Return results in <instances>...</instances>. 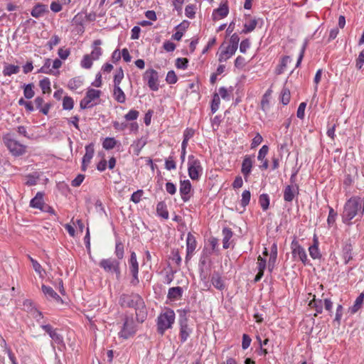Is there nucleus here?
<instances>
[{"instance_id": "f257e3e1", "label": "nucleus", "mask_w": 364, "mask_h": 364, "mask_svg": "<svg viewBox=\"0 0 364 364\" xmlns=\"http://www.w3.org/2000/svg\"><path fill=\"white\" fill-rule=\"evenodd\" d=\"M364 213V200L360 197L353 196L349 198L343 206L341 218L343 223L351 225V220L363 217Z\"/></svg>"}, {"instance_id": "f03ea898", "label": "nucleus", "mask_w": 364, "mask_h": 364, "mask_svg": "<svg viewBox=\"0 0 364 364\" xmlns=\"http://www.w3.org/2000/svg\"><path fill=\"white\" fill-rule=\"evenodd\" d=\"M119 304L122 307L134 308L137 319H140L141 322L144 321L146 317L145 305L143 299L139 294H122L119 298Z\"/></svg>"}, {"instance_id": "7ed1b4c3", "label": "nucleus", "mask_w": 364, "mask_h": 364, "mask_svg": "<svg viewBox=\"0 0 364 364\" xmlns=\"http://www.w3.org/2000/svg\"><path fill=\"white\" fill-rule=\"evenodd\" d=\"M175 321V313L172 309H166L161 313L157 318L158 332L163 335L164 332L172 327Z\"/></svg>"}, {"instance_id": "20e7f679", "label": "nucleus", "mask_w": 364, "mask_h": 364, "mask_svg": "<svg viewBox=\"0 0 364 364\" xmlns=\"http://www.w3.org/2000/svg\"><path fill=\"white\" fill-rule=\"evenodd\" d=\"M188 311L186 310H179V318H178V323L180 325V339L181 343H184L187 341L188 338L189 337L190 334L192 332L191 328H189L188 325V318H187V314Z\"/></svg>"}, {"instance_id": "39448f33", "label": "nucleus", "mask_w": 364, "mask_h": 364, "mask_svg": "<svg viewBox=\"0 0 364 364\" xmlns=\"http://www.w3.org/2000/svg\"><path fill=\"white\" fill-rule=\"evenodd\" d=\"M101 91L95 89H89L85 97L80 101V106L82 109L90 108L97 104Z\"/></svg>"}, {"instance_id": "423d86ee", "label": "nucleus", "mask_w": 364, "mask_h": 364, "mask_svg": "<svg viewBox=\"0 0 364 364\" xmlns=\"http://www.w3.org/2000/svg\"><path fill=\"white\" fill-rule=\"evenodd\" d=\"M99 266L107 272H114L117 278L120 276V268L119 260L113 258L103 259Z\"/></svg>"}, {"instance_id": "0eeeda50", "label": "nucleus", "mask_w": 364, "mask_h": 364, "mask_svg": "<svg viewBox=\"0 0 364 364\" xmlns=\"http://www.w3.org/2000/svg\"><path fill=\"white\" fill-rule=\"evenodd\" d=\"M4 143L10 152L14 156H18L25 152L26 147L16 140L11 139L9 135L4 137Z\"/></svg>"}, {"instance_id": "6e6552de", "label": "nucleus", "mask_w": 364, "mask_h": 364, "mask_svg": "<svg viewBox=\"0 0 364 364\" xmlns=\"http://www.w3.org/2000/svg\"><path fill=\"white\" fill-rule=\"evenodd\" d=\"M129 270L132 275V279L131 280V283L133 285H136L139 284V264L136 259V255L134 252H131L130 258L129 259Z\"/></svg>"}, {"instance_id": "1a4fd4ad", "label": "nucleus", "mask_w": 364, "mask_h": 364, "mask_svg": "<svg viewBox=\"0 0 364 364\" xmlns=\"http://www.w3.org/2000/svg\"><path fill=\"white\" fill-rule=\"evenodd\" d=\"M144 78L147 81V84L151 90L156 91L159 90V75L155 70H147L144 73Z\"/></svg>"}, {"instance_id": "9d476101", "label": "nucleus", "mask_w": 364, "mask_h": 364, "mask_svg": "<svg viewBox=\"0 0 364 364\" xmlns=\"http://www.w3.org/2000/svg\"><path fill=\"white\" fill-rule=\"evenodd\" d=\"M135 332L136 328L134 321L131 318H126L123 327L119 333V337L127 339L130 336H132Z\"/></svg>"}, {"instance_id": "9b49d317", "label": "nucleus", "mask_w": 364, "mask_h": 364, "mask_svg": "<svg viewBox=\"0 0 364 364\" xmlns=\"http://www.w3.org/2000/svg\"><path fill=\"white\" fill-rule=\"evenodd\" d=\"M236 51L237 50L234 48H232L225 43H223L219 48V52L218 53V61L220 63L227 61L233 55H235Z\"/></svg>"}, {"instance_id": "f8f14e48", "label": "nucleus", "mask_w": 364, "mask_h": 364, "mask_svg": "<svg viewBox=\"0 0 364 364\" xmlns=\"http://www.w3.org/2000/svg\"><path fill=\"white\" fill-rule=\"evenodd\" d=\"M196 240L193 235L189 232L186 238V261L188 262L192 257V255L196 248Z\"/></svg>"}, {"instance_id": "ddd939ff", "label": "nucleus", "mask_w": 364, "mask_h": 364, "mask_svg": "<svg viewBox=\"0 0 364 364\" xmlns=\"http://www.w3.org/2000/svg\"><path fill=\"white\" fill-rule=\"evenodd\" d=\"M292 255L294 257H298L303 263L307 261V255L305 250L297 242L291 243Z\"/></svg>"}, {"instance_id": "4468645a", "label": "nucleus", "mask_w": 364, "mask_h": 364, "mask_svg": "<svg viewBox=\"0 0 364 364\" xmlns=\"http://www.w3.org/2000/svg\"><path fill=\"white\" fill-rule=\"evenodd\" d=\"M299 194V186L296 184L288 185L284 190V200L286 202H291L296 196Z\"/></svg>"}, {"instance_id": "2eb2a0df", "label": "nucleus", "mask_w": 364, "mask_h": 364, "mask_svg": "<svg viewBox=\"0 0 364 364\" xmlns=\"http://www.w3.org/2000/svg\"><path fill=\"white\" fill-rule=\"evenodd\" d=\"M180 193L181 199L183 202L189 200L191 196L189 195L191 191V184L189 180L181 181L180 183Z\"/></svg>"}, {"instance_id": "dca6fc26", "label": "nucleus", "mask_w": 364, "mask_h": 364, "mask_svg": "<svg viewBox=\"0 0 364 364\" xmlns=\"http://www.w3.org/2000/svg\"><path fill=\"white\" fill-rule=\"evenodd\" d=\"M203 169L199 165L198 161H191V162L188 164V173L191 179H198Z\"/></svg>"}, {"instance_id": "f3484780", "label": "nucleus", "mask_w": 364, "mask_h": 364, "mask_svg": "<svg viewBox=\"0 0 364 364\" xmlns=\"http://www.w3.org/2000/svg\"><path fill=\"white\" fill-rule=\"evenodd\" d=\"M229 8L227 1L222 3L219 8L213 12V18L215 21L220 20L228 16Z\"/></svg>"}, {"instance_id": "a211bd4d", "label": "nucleus", "mask_w": 364, "mask_h": 364, "mask_svg": "<svg viewBox=\"0 0 364 364\" xmlns=\"http://www.w3.org/2000/svg\"><path fill=\"white\" fill-rule=\"evenodd\" d=\"M43 196L44 193L43 192H38L35 197L31 200L30 206L33 208H36L41 210L46 204L44 203Z\"/></svg>"}, {"instance_id": "6ab92c4d", "label": "nucleus", "mask_w": 364, "mask_h": 364, "mask_svg": "<svg viewBox=\"0 0 364 364\" xmlns=\"http://www.w3.org/2000/svg\"><path fill=\"white\" fill-rule=\"evenodd\" d=\"M194 135V130L192 129H186L183 133V140L181 144V159H184L186 154V148L188 140Z\"/></svg>"}, {"instance_id": "aec40b11", "label": "nucleus", "mask_w": 364, "mask_h": 364, "mask_svg": "<svg viewBox=\"0 0 364 364\" xmlns=\"http://www.w3.org/2000/svg\"><path fill=\"white\" fill-rule=\"evenodd\" d=\"M211 285L220 291H223L225 288L224 282L221 276L218 272H214L211 276Z\"/></svg>"}, {"instance_id": "412c9836", "label": "nucleus", "mask_w": 364, "mask_h": 364, "mask_svg": "<svg viewBox=\"0 0 364 364\" xmlns=\"http://www.w3.org/2000/svg\"><path fill=\"white\" fill-rule=\"evenodd\" d=\"M42 291L48 299H52L56 301H62L60 296L50 287L43 284Z\"/></svg>"}, {"instance_id": "4be33fe9", "label": "nucleus", "mask_w": 364, "mask_h": 364, "mask_svg": "<svg viewBox=\"0 0 364 364\" xmlns=\"http://www.w3.org/2000/svg\"><path fill=\"white\" fill-rule=\"evenodd\" d=\"M113 97L119 103H124L126 95L120 86H113Z\"/></svg>"}, {"instance_id": "5701e85b", "label": "nucleus", "mask_w": 364, "mask_h": 364, "mask_svg": "<svg viewBox=\"0 0 364 364\" xmlns=\"http://www.w3.org/2000/svg\"><path fill=\"white\" fill-rule=\"evenodd\" d=\"M183 294V289L181 287H171L168 291V298L171 300H178Z\"/></svg>"}, {"instance_id": "b1692460", "label": "nucleus", "mask_w": 364, "mask_h": 364, "mask_svg": "<svg viewBox=\"0 0 364 364\" xmlns=\"http://www.w3.org/2000/svg\"><path fill=\"white\" fill-rule=\"evenodd\" d=\"M309 255L313 259H319L321 257V253L318 249V239L314 237V244L309 248Z\"/></svg>"}, {"instance_id": "393cba45", "label": "nucleus", "mask_w": 364, "mask_h": 364, "mask_svg": "<svg viewBox=\"0 0 364 364\" xmlns=\"http://www.w3.org/2000/svg\"><path fill=\"white\" fill-rule=\"evenodd\" d=\"M102 44L100 40H96L94 41V48L90 55L93 60H98L100 56L102 55V49L99 47Z\"/></svg>"}, {"instance_id": "a878e982", "label": "nucleus", "mask_w": 364, "mask_h": 364, "mask_svg": "<svg viewBox=\"0 0 364 364\" xmlns=\"http://www.w3.org/2000/svg\"><path fill=\"white\" fill-rule=\"evenodd\" d=\"M223 248L228 249L230 247V240L232 237V230L228 228H225L223 229Z\"/></svg>"}, {"instance_id": "bb28decb", "label": "nucleus", "mask_w": 364, "mask_h": 364, "mask_svg": "<svg viewBox=\"0 0 364 364\" xmlns=\"http://www.w3.org/2000/svg\"><path fill=\"white\" fill-rule=\"evenodd\" d=\"M23 307L27 309V311H30L34 318L37 320L41 318V313L33 307V304L31 300H25L23 302Z\"/></svg>"}, {"instance_id": "cd10ccee", "label": "nucleus", "mask_w": 364, "mask_h": 364, "mask_svg": "<svg viewBox=\"0 0 364 364\" xmlns=\"http://www.w3.org/2000/svg\"><path fill=\"white\" fill-rule=\"evenodd\" d=\"M20 68L18 65L11 64H5L3 74L5 76H11L13 74H16L19 72Z\"/></svg>"}, {"instance_id": "c85d7f7f", "label": "nucleus", "mask_w": 364, "mask_h": 364, "mask_svg": "<svg viewBox=\"0 0 364 364\" xmlns=\"http://www.w3.org/2000/svg\"><path fill=\"white\" fill-rule=\"evenodd\" d=\"M157 214L164 219L168 218V212L166 208V205L164 202H159L156 205Z\"/></svg>"}, {"instance_id": "c756f323", "label": "nucleus", "mask_w": 364, "mask_h": 364, "mask_svg": "<svg viewBox=\"0 0 364 364\" xmlns=\"http://www.w3.org/2000/svg\"><path fill=\"white\" fill-rule=\"evenodd\" d=\"M252 167V161H243L242 165V173L245 176V181H247V177L249 176Z\"/></svg>"}, {"instance_id": "7c9ffc66", "label": "nucleus", "mask_w": 364, "mask_h": 364, "mask_svg": "<svg viewBox=\"0 0 364 364\" xmlns=\"http://www.w3.org/2000/svg\"><path fill=\"white\" fill-rule=\"evenodd\" d=\"M46 11V6L43 4L36 5L31 11V15L35 18L41 16Z\"/></svg>"}, {"instance_id": "2f4dec72", "label": "nucleus", "mask_w": 364, "mask_h": 364, "mask_svg": "<svg viewBox=\"0 0 364 364\" xmlns=\"http://www.w3.org/2000/svg\"><path fill=\"white\" fill-rule=\"evenodd\" d=\"M364 299V294H360L355 299L354 304L350 308L351 313H356L362 306Z\"/></svg>"}, {"instance_id": "473e14b6", "label": "nucleus", "mask_w": 364, "mask_h": 364, "mask_svg": "<svg viewBox=\"0 0 364 364\" xmlns=\"http://www.w3.org/2000/svg\"><path fill=\"white\" fill-rule=\"evenodd\" d=\"M259 203L262 209L265 211L269 208V197L267 194L263 193L259 198Z\"/></svg>"}, {"instance_id": "72a5a7b5", "label": "nucleus", "mask_w": 364, "mask_h": 364, "mask_svg": "<svg viewBox=\"0 0 364 364\" xmlns=\"http://www.w3.org/2000/svg\"><path fill=\"white\" fill-rule=\"evenodd\" d=\"M146 141L143 139H138L131 145L130 149L134 154H138L142 147L145 145Z\"/></svg>"}, {"instance_id": "f704fd0d", "label": "nucleus", "mask_w": 364, "mask_h": 364, "mask_svg": "<svg viewBox=\"0 0 364 364\" xmlns=\"http://www.w3.org/2000/svg\"><path fill=\"white\" fill-rule=\"evenodd\" d=\"M123 78L124 71L122 68H119L115 72L113 80V86H120V83L122 82Z\"/></svg>"}, {"instance_id": "c9c22d12", "label": "nucleus", "mask_w": 364, "mask_h": 364, "mask_svg": "<svg viewBox=\"0 0 364 364\" xmlns=\"http://www.w3.org/2000/svg\"><path fill=\"white\" fill-rule=\"evenodd\" d=\"M39 85L43 93H50L51 91L50 81L48 77H44L39 82Z\"/></svg>"}, {"instance_id": "e433bc0d", "label": "nucleus", "mask_w": 364, "mask_h": 364, "mask_svg": "<svg viewBox=\"0 0 364 364\" xmlns=\"http://www.w3.org/2000/svg\"><path fill=\"white\" fill-rule=\"evenodd\" d=\"M257 23V21L256 19H250L245 22L242 32L247 33L252 31L255 28Z\"/></svg>"}, {"instance_id": "4c0bfd02", "label": "nucleus", "mask_w": 364, "mask_h": 364, "mask_svg": "<svg viewBox=\"0 0 364 364\" xmlns=\"http://www.w3.org/2000/svg\"><path fill=\"white\" fill-rule=\"evenodd\" d=\"M351 252V245H346L343 249V257L346 264H347L352 259Z\"/></svg>"}, {"instance_id": "58836bf2", "label": "nucleus", "mask_w": 364, "mask_h": 364, "mask_svg": "<svg viewBox=\"0 0 364 364\" xmlns=\"http://www.w3.org/2000/svg\"><path fill=\"white\" fill-rule=\"evenodd\" d=\"M51 61L50 59H46L43 65L40 68L38 73H46V74H54V72L52 68H50Z\"/></svg>"}, {"instance_id": "ea45409f", "label": "nucleus", "mask_w": 364, "mask_h": 364, "mask_svg": "<svg viewBox=\"0 0 364 364\" xmlns=\"http://www.w3.org/2000/svg\"><path fill=\"white\" fill-rule=\"evenodd\" d=\"M291 98L290 91L287 88H283L281 92V101L283 105H287Z\"/></svg>"}, {"instance_id": "a19ab883", "label": "nucleus", "mask_w": 364, "mask_h": 364, "mask_svg": "<svg viewBox=\"0 0 364 364\" xmlns=\"http://www.w3.org/2000/svg\"><path fill=\"white\" fill-rule=\"evenodd\" d=\"M220 100L219 97V94L215 93L213 97L212 103H211V112L213 113L216 112L220 107Z\"/></svg>"}, {"instance_id": "79ce46f5", "label": "nucleus", "mask_w": 364, "mask_h": 364, "mask_svg": "<svg viewBox=\"0 0 364 364\" xmlns=\"http://www.w3.org/2000/svg\"><path fill=\"white\" fill-rule=\"evenodd\" d=\"M74 106V101L72 97L65 96L63 100V107L64 109L71 110Z\"/></svg>"}, {"instance_id": "37998d69", "label": "nucleus", "mask_w": 364, "mask_h": 364, "mask_svg": "<svg viewBox=\"0 0 364 364\" xmlns=\"http://www.w3.org/2000/svg\"><path fill=\"white\" fill-rule=\"evenodd\" d=\"M337 218V213L333 210V208L329 207V212L327 218V223L329 226H331L336 222Z\"/></svg>"}, {"instance_id": "c03bdc74", "label": "nucleus", "mask_w": 364, "mask_h": 364, "mask_svg": "<svg viewBox=\"0 0 364 364\" xmlns=\"http://www.w3.org/2000/svg\"><path fill=\"white\" fill-rule=\"evenodd\" d=\"M251 198V193L250 191L245 190L242 193V199H241V205L243 207L247 206L250 201Z\"/></svg>"}, {"instance_id": "a18cd8bd", "label": "nucleus", "mask_w": 364, "mask_h": 364, "mask_svg": "<svg viewBox=\"0 0 364 364\" xmlns=\"http://www.w3.org/2000/svg\"><path fill=\"white\" fill-rule=\"evenodd\" d=\"M49 336L55 343L58 345L63 344V338L57 332L56 329H55L53 333L49 335Z\"/></svg>"}, {"instance_id": "49530a36", "label": "nucleus", "mask_w": 364, "mask_h": 364, "mask_svg": "<svg viewBox=\"0 0 364 364\" xmlns=\"http://www.w3.org/2000/svg\"><path fill=\"white\" fill-rule=\"evenodd\" d=\"M115 255L118 259H122L124 257V246L120 242H116Z\"/></svg>"}, {"instance_id": "de8ad7c7", "label": "nucleus", "mask_w": 364, "mask_h": 364, "mask_svg": "<svg viewBox=\"0 0 364 364\" xmlns=\"http://www.w3.org/2000/svg\"><path fill=\"white\" fill-rule=\"evenodd\" d=\"M92 61L93 60L90 55H85L81 61V66L86 69L90 68L92 65Z\"/></svg>"}, {"instance_id": "09e8293b", "label": "nucleus", "mask_w": 364, "mask_h": 364, "mask_svg": "<svg viewBox=\"0 0 364 364\" xmlns=\"http://www.w3.org/2000/svg\"><path fill=\"white\" fill-rule=\"evenodd\" d=\"M239 42H240V38H239L238 35L236 33H234L231 36L229 43L227 45L237 50Z\"/></svg>"}, {"instance_id": "8fccbe9b", "label": "nucleus", "mask_w": 364, "mask_h": 364, "mask_svg": "<svg viewBox=\"0 0 364 364\" xmlns=\"http://www.w3.org/2000/svg\"><path fill=\"white\" fill-rule=\"evenodd\" d=\"M29 259L31 262L32 263V266L33 269L41 276L42 277V273L44 272L43 269L42 268L41 265L33 258L31 257H29Z\"/></svg>"}, {"instance_id": "3c124183", "label": "nucleus", "mask_w": 364, "mask_h": 364, "mask_svg": "<svg viewBox=\"0 0 364 364\" xmlns=\"http://www.w3.org/2000/svg\"><path fill=\"white\" fill-rule=\"evenodd\" d=\"M185 14L189 18H193L196 14V6L190 4L186 6L185 9Z\"/></svg>"}, {"instance_id": "603ef678", "label": "nucleus", "mask_w": 364, "mask_h": 364, "mask_svg": "<svg viewBox=\"0 0 364 364\" xmlns=\"http://www.w3.org/2000/svg\"><path fill=\"white\" fill-rule=\"evenodd\" d=\"M23 94L26 99L32 98L35 95V92L33 90V85L28 84L26 85L24 87Z\"/></svg>"}, {"instance_id": "864d4df0", "label": "nucleus", "mask_w": 364, "mask_h": 364, "mask_svg": "<svg viewBox=\"0 0 364 364\" xmlns=\"http://www.w3.org/2000/svg\"><path fill=\"white\" fill-rule=\"evenodd\" d=\"M177 80L178 78L174 71L171 70L168 72L166 77V81L168 84H174L177 82Z\"/></svg>"}, {"instance_id": "5fc2aeb1", "label": "nucleus", "mask_w": 364, "mask_h": 364, "mask_svg": "<svg viewBox=\"0 0 364 364\" xmlns=\"http://www.w3.org/2000/svg\"><path fill=\"white\" fill-rule=\"evenodd\" d=\"M116 144V140L114 138H106L103 141V147L106 149L114 148Z\"/></svg>"}, {"instance_id": "6e6d98bb", "label": "nucleus", "mask_w": 364, "mask_h": 364, "mask_svg": "<svg viewBox=\"0 0 364 364\" xmlns=\"http://www.w3.org/2000/svg\"><path fill=\"white\" fill-rule=\"evenodd\" d=\"M143 193L144 191L142 190H137L136 191L133 193L130 200L134 203H138L140 202Z\"/></svg>"}, {"instance_id": "4d7b16f0", "label": "nucleus", "mask_w": 364, "mask_h": 364, "mask_svg": "<svg viewBox=\"0 0 364 364\" xmlns=\"http://www.w3.org/2000/svg\"><path fill=\"white\" fill-rule=\"evenodd\" d=\"M219 97L220 96L225 100H230V92L225 87H220L218 90Z\"/></svg>"}, {"instance_id": "13d9d810", "label": "nucleus", "mask_w": 364, "mask_h": 364, "mask_svg": "<svg viewBox=\"0 0 364 364\" xmlns=\"http://www.w3.org/2000/svg\"><path fill=\"white\" fill-rule=\"evenodd\" d=\"M85 179V175L78 174L72 181L71 186L73 187H79Z\"/></svg>"}, {"instance_id": "bf43d9fd", "label": "nucleus", "mask_w": 364, "mask_h": 364, "mask_svg": "<svg viewBox=\"0 0 364 364\" xmlns=\"http://www.w3.org/2000/svg\"><path fill=\"white\" fill-rule=\"evenodd\" d=\"M26 184L28 186H35L39 178V176L36 174H30L27 176Z\"/></svg>"}, {"instance_id": "052dcab7", "label": "nucleus", "mask_w": 364, "mask_h": 364, "mask_svg": "<svg viewBox=\"0 0 364 364\" xmlns=\"http://www.w3.org/2000/svg\"><path fill=\"white\" fill-rule=\"evenodd\" d=\"M306 107V102L300 103V105L298 107L297 112H296V116L298 118H299L301 119H304Z\"/></svg>"}, {"instance_id": "680f3d73", "label": "nucleus", "mask_w": 364, "mask_h": 364, "mask_svg": "<svg viewBox=\"0 0 364 364\" xmlns=\"http://www.w3.org/2000/svg\"><path fill=\"white\" fill-rule=\"evenodd\" d=\"M139 117V112L136 110L132 109L130 110L125 116L126 120L132 121L135 120Z\"/></svg>"}, {"instance_id": "e2e57ef3", "label": "nucleus", "mask_w": 364, "mask_h": 364, "mask_svg": "<svg viewBox=\"0 0 364 364\" xmlns=\"http://www.w3.org/2000/svg\"><path fill=\"white\" fill-rule=\"evenodd\" d=\"M267 266L266 259L259 256L257 258V268L258 271L264 272Z\"/></svg>"}, {"instance_id": "0e129e2a", "label": "nucleus", "mask_w": 364, "mask_h": 364, "mask_svg": "<svg viewBox=\"0 0 364 364\" xmlns=\"http://www.w3.org/2000/svg\"><path fill=\"white\" fill-rule=\"evenodd\" d=\"M60 43V38L58 36H53L50 40L48 42V46L50 50H52L54 46Z\"/></svg>"}, {"instance_id": "69168bd1", "label": "nucleus", "mask_w": 364, "mask_h": 364, "mask_svg": "<svg viewBox=\"0 0 364 364\" xmlns=\"http://www.w3.org/2000/svg\"><path fill=\"white\" fill-rule=\"evenodd\" d=\"M188 65V60L186 58H178L176 60V66L180 69H186Z\"/></svg>"}, {"instance_id": "338daca9", "label": "nucleus", "mask_w": 364, "mask_h": 364, "mask_svg": "<svg viewBox=\"0 0 364 364\" xmlns=\"http://www.w3.org/2000/svg\"><path fill=\"white\" fill-rule=\"evenodd\" d=\"M250 46V41L248 39L243 40L240 45V51L242 53H245Z\"/></svg>"}, {"instance_id": "774afa93", "label": "nucleus", "mask_w": 364, "mask_h": 364, "mask_svg": "<svg viewBox=\"0 0 364 364\" xmlns=\"http://www.w3.org/2000/svg\"><path fill=\"white\" fill-rule=\"evenodd\" d=\"M245 65V59L242 56H237L235 60V66L239 69H242Z\"/></svg>"}]
</instances>
